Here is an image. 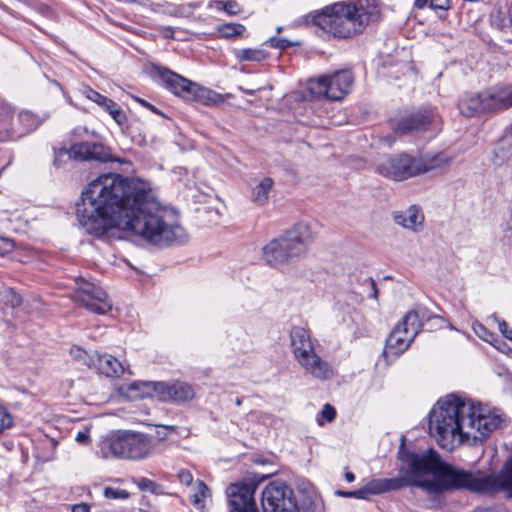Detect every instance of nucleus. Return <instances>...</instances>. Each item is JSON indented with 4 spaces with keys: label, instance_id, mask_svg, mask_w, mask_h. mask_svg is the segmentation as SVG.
Returning a JSON list of instances; mask_svg holds the SVG:
<instances>
[{
    "label": "nucleus",
    "instance_id": "obj_32",
    "mask_svg": "<svg viewBox=\"0 0 512 512\" xmlns=\"http://www.w3.org/2000/svg\"><path fill=\"white\" fill-rule=\"evenodd\" d=\"M214 5L218 10H223L228 15H236L241 12L239 4L234 0L214 1Z\"/></svg>",
    "mask_w": 512,
    "mask_h": 512
},
{
    "label": "nucleus",
    "instance_id": "obj_27",
    "mask_svg": "<svg viewBox=\"0 0 512 512\" xmlns=\"http://www.w3.org/2000/svg\"><path fill=\"white\" fill-rule=\"evenodd\" d=\"M234 56L239 61L260 62V61L265 60L268 57V53L261 49L243 48V49H236L234 51Z\"/></svg>",
    "mask_w": 512,
    "mask_h": 512
},
{
    "label": "nucleus",
    "instance_id": "obj_26",
    "mask_svg": "<svg viewBox=\"0 0 512 512\" xmlns=\"http://www.w3.org/2000/svg\"><path fill=\"white\" fill-rule=\"evenodd\" d=\"M274 181L270 177L261 179L251 191V201L258 206H265L269 200V194L272 191Z\"/></svg>",
    "mask_w": 512,
    "mask_h": 512
},
{
    "label": "nucleus",
    "instance_id": "obj_24",
    "mask_svg": "<svg viewBox=\"0 0 512 512\" xmlns=\"http://www.w3.org/2000/svg\"><path fill=\"white\" fill-rule=\"evenodd\" d=\"M458 107L461 114L466 117H473L480 113H485L483 92L465 95L460 99Z\"/></svg>",
    "mask_w": 512,
    "mask_h": 512
},
{
    "label": "nucleus",
    "instance_id": "obj_7",
    "mask_svg": "<svg viewBox=\"0 0 512 512\" xmlns=\"http://www.w3.org/2000/svg\"><path fill=\"white\" fill-rule=\"evenodd\" d=\"M438 318L426 307L417 306L408 311L402 320L393 328L386 340V353L400 355L408 349L415 337L420 333L425 322Z\"/></svg>",
    "mask_w": 512,
    "mask_h": 512
},
{
    "label": "nucleus",
    "instance_id": "obj_9",
    "mask_svg": "<svg viewBox=\"0 0 512 512\" xmlns=\"http://www.w3.org/2000/svg\"><path fill=\"white\" fill-rule=\"evenodd\" d=\"M264 512H299L293 489L283 480L269 482L261 493Z\"/></svg>",
    "mask_w": 512,
    "mask_h": 512
},
{
    "label": "nucleus",
    "instance_id": "obj_47",
    "mask_svg": "<svg viewBox=\"0 0 512 512\" xmlns=\"http://www.w3.org/2000/svg\"><path fill=\"white\" fill-rule=\"evenodd\" d=\"M72 512H90V507L86 503H79L72 507Z\"/></svg>",
    "mask_w": 512,
    "mask_h": 512
},
{
    "label": "nucleus",
    "instance_id": "obj_44",
    "mask_svg": "<svg viewBox=\"0 0 512 512\" xmlns=\"http://www.w3.org/2000/svg\"><path fill=\"white\" fill-rule=\"evenodd\" d=\"M178 480L185 485H190L193 481V475L189 470L181 469L177 474Z\"/></svg>",
    "mask_w": 512,
    "mask_h": 512
},
{
    "label": "nucleus",
    "instance_id": "obj_14",
    "mask_svg": "<svg viewBox=\"0 0 512 512\" xmlns=\"http://www.w3.org/2000/svg\"><path fill=\"white\" fill-rule=\"evenodd\" d=\"M436 118L432 109H421L393 121L392 128L398 135L424 132L436 122Z\"/></svg>",
    "mask_w": 512,
    "mask_h": 512
},
{
    "label": "nucleus",
    "instance_id": "obj_19",
    "mask_svg": "<svg viewBox=\"0 0 512 512\" xmlns=\"http://www.w3.org/2000/svg\"><path fill=\"white\" fill-rule=\"evenodd\" d=\"M485 113L496 112L512 106V87L502 86L483 91Z\"/></svg>",
    "mask_w": 512,
    "mask_h": 512
},
{
    "label": "nucleus",
    "instance_id": "obj_59",
    "mask_svg": "<svg viewBox=\"0 0 512 512\" xmlns=\"http://www.w3.org/2000/svg\"><path fill=\"white\" fill-rule=\"evenodd\" d=\"M241 403H242V402H241V400L238 398V399L236 400V405H237V406H240V405H241Z\"/></svg>",
    "mask_w": 512,
    "mask_h": 512
},
{
    "label": "nucleus",
    "instance_id": "obj_11",
    "mask_svg": "<svg viewBox=\"0 0 512 512\" xmlns=\"http://www.w3.org/2000/svg\"><path fill=\"white\" fill-rule=\"evenodd\" d=\"M159 77L168 90L186 101L211 100L210 95L216 96L211 90L201 87L199 84L169 69H160Z\"/></svg>",
    "mask_w": 512,
    "mask_h": 512
},
{
    "label": "nucleus",
    "instance_id": "obj_6",
    "mask_svg": "<svg viewBox=\"0 0 512 512\" xmlns=\"http://www.w3.org/2000/svg\"><path fill=\"white\" fill-rule=\"evenodd\" d=\"M156 452L153 437L137 431H122L101 440L97 455L103 459L112 457L128 460H142Z\"/></svg>",
    "mask_w": 512,
    "mask_h": 512
},
{
    "label": "nucleus",
    "instance_id": "obj_56",
    "mask_svg": "<svg viewBox=\"0 0 512 512\" xmlns=\"http://www.w3.org/2000/svg\"><path fill=\"white\" fill-rule=\"evenodd\" d=\"M106 99H107V97H106V96H104V95H102V99H98V100L96 101V104H97V105H99V106H101V105H102V102H105V100H106Z\"/></svg>",
    "mask_w": 512,
    "mask_h": 512
},
{
    "label": "nucleus",
    "instance_id": "obj_61",
    "mask_svg": "<svg viewBox=\"0 0 512 512\" xmlns=\"http://www.w3.org/2000/svg\"><path fill=\"white\" fill-rule=\"evenodd\" d=\"M317 421H318L319 425H323V422L319 418L317 419Z\"/></svg>",
    "mask_w": 512,
    "mask_h": 512
},
{
    "label": "nucleus",
    "instance_id": "obj_23",
    "mask_svg": "<svg viewBox=\"0 0 512 512\" xmlns=\"http://www.w3.org/2000/svg\"><path fill=\"white\" fill-rule=\"evenodd\" d=\"M452 160L453 157L443 151L434 154H426L422 158L416 159L419 174L447 168L452 163Z\"/></svg>",
    "mask_w": 512,
    "mask_h": 512
},
{
    "label": "nucleus",
    "instance_id": "obj_52",
    "mask_svg": "<svg viewBox=\"0 0 512 512\" xmlns=\"http://www.w3.org/2000/svg\"><path fill=\"white\" fill-rule=\"evenodd\" d=\"M430 0H415V7L421 9L429 4Z\"/></svg>",
    "mask_w": 512,
    "mask_h": 512
},
{
    "label": "nucleus",
    "instance_id": "obj_42",
    "mask_svg": "<svg viewBox=\"0 0 512 512\" xmlns=\"http://www.w3.org/2000/svg\"><path fill=\"white\" fill-rule=\"evenodd\" d=\"M82 94L89 100L93 101L96 103V101L98 99H102V94H100L99 92L93 90L91 87L89 86H85L82 88L81 90Z\"/></svg>",
    "mask_w": 512,
    "mask_h": 512
},
{
    "label": "nucleus",
    "instance_id": "obj_31",
    "mask_svg": "<svg viewBox=\"0 0 512 512\" xmlns=\"http://www.w3.org/2000/svg\"><path fill=\"white\" fill-rule=\"evenodd\" d=\"M68 160H78V156L73 153V146L70 149L60 148L55 151L54 166L60 167Z\"/></svg>",
    "mask_w": 512,
    "mask_h": 512
},
{
    "label": "nucleus",
    "instance_id": "obj_12",
    "mask_svg": "<svg viewBox=\"0 0 512 512\" xmlns=\"http://www.w3.org/2000/svg\"><path fill=\"white\" fill-rule=\"evenodd\" d=\"M376 171L380 175L396 181L419 175L416 158L407 154H400L382 161Z\"/></svg>",
    "mask_w": 512,
    "mask_h": 512
},
{
    "label": "nucleus",
    "instance_id": "obj_17",
    "mask_svg": "<svg viewBox=\"0 0 512 512\" xmlns=\"http://www.w3.org/2000/svg\"><path fill=\"white\" fill-rule=\"evenodd\" d=\"M297 363L306 374L317 380L326 381L334 376V369L332 365L322 359L316 351L302 359H299Z\"/></svg>",
    "mask_w": 512,
    "mask_h": 512
},
{
    "label": "nucleus",
    "instance_id": "obj_50",
    "mask_svg": "<svg viewBox=\"0 0 512 512\" xmlns=\"http://www.w3.org/2000/svg\"><path fill=\"white\" fill-rule=\"evenodd\" d=\"M161 32L167 38H173L174 37V30H173V28H171L169 26L163 27L161 29Z\"/></svg>",
    "mask_w": 512,
    "mask_h": 512
},
{
    "label": "nucleus",
    "instance_id": "obj_5",
    "mask_svg": "<svg viewBox=\"0 0 512 512\" xmlns=\"http://www.w3.org/2000/svg\"><path fill=\"white\" fill-rule=\"evenodd\" d=\"M316 235L309 223L299 222L262 248V259L271 267L293 263L304 257Z\"/></svg>",
    "mask_w": 512,
    "mask_h": 512
},
{
    "label": "nucleus",
    "instance_id": "obj_22",
    "mask_svg": "<svg viewBox=\"0 0 512 512\" xmlns=\"http://www.w3.org/2000/svg\"><path fill=\"white\" fill-rule=\"evenodd\" d=\"M107 377H119L125 371L122 363L110 354L95 352V365L92 366Z\"/></svg>",
    "mask_w": 512,
    "mask_h": 512
},
{
    "label": "nucleus",
    "instance_id": "obj_58",
    "mask_svg": "<svg viewBox=\"0 0 512 512\" xmlns=\"http://www.w3.org/2000/svg\"><path fill=\"white\" fill-rule=\"evenodd\" d=\"M393 142H394V139L389 138V139H388V141H387V144H388V145H391Z\"/></svg>",
    "mask_w": 512,
    "mask_h": 512
},
{
    "label": "nucleus",
    "instance_id": "obj_41",
    "mask_svg": "<svg viewBox=\"0 0 512 512\" xmlns=\"http://www.w3.org/2000/svg\"><path fill=\"white\" fill-rule=\"evenodd\" d=\"M82 94L89 100L93 101L96 103V101L98 99H102V94H100L99 92L93 90L91 87L89 86H85L82 88L81 90Z\"/></svg>",
    "mask_w": 512,
    "mask_h": 512
},
{
    "label": "nucleus",
    "instance_id": "obj_49",
    "mask_svg": "<svg viewBox=\"0 0 512 512\" xmlns=\"http://www.w3.org/2000/svg\"><path fill=\"white\" fill-rule=\"evenodd\" d=\"M492 345L502 352H506L505 349H507V351H511V349L506 345V343H504L498 339L494 340Z\"/></svg>",
    "mask_w": 512,
    "mask_h": 512
},
{
    "label": "nucleus",
    "instance_id": "obj_43",
    "mask_svg": "<svg viewBox=\"0 0 512 512\" xmlns=\"http://www.w3.org/2000/svg\"><path fill=\"white\" fill-rule=\"evenodd\" d=\"M493 318L497 320L498 328L502 335L505 338L512 340V329L508 327V324L504 320H498L495 315L493 316Z\"/></svg>",
    "mask_w": 512,
    "mask_h": 512
},
{
    "label": "nucleus",
    "instance_id": "obj_20",
    "mask_svg": "<svg viewBox=\"0 0 512 512\" xmlns=\"http://www.w3.org/2000/svg\"><path fill=\"white\" fill-rule=\"evenodd\" d=\"M73 153L78 160H97L101 162L112 161L109 150L102 144L83 142L73 145Z\"/></svg>",
    "mask_w": 512,
    "mask_h": 512
},
{
    "label": "nucleus",
    "instance_id": "obj_13",
    "mask_svg": "<svg viewBox=\"0 0 512 512\" xmlns=\"http://www.w3.org/2000/svg\"><path fill=\"white\" fill-rule=\"evenodd\" d=\"M256 484L250 482H238L231 484L226 489L230 512H259L256 501Z\"/></svg>",
    "mask_w": 512,
    "mask_h": 512
},
{
    "label": "nucleus",
    "instance_id": "obj_8",
    "mask_svg": "<svg viewBox=\"0 0 512 512\" xmlns=\"http://www.w3.org/2000/svg\"><path fill=\"white\" fill-rule=\"evenodd\" d=\"M353 83V73L348 69H344L310 79L307 91L311 98L341 101L351 92Z\"/></svg>",
    "mask_w": 512,
    "mask_h": 512
},
{
    "label": "nucleus",
    "instance_id": "obj_39",
    "mask_svg": "<svg viewBox=\"0 0 512 512\" xmlns=\"http://www.w3.org/2000/svg\"><path fill=\"white\" fill-rule=\"evenodd\" d=\"M13 249H14L13 240L0 236V256L8 254Z\"/></svg>",
    "mask_w": 512,
    "mask_h": 512
},
{
    "label": "nucleus",
    "instance_id": "obj_16",
    "mask_svg": "<svg viewBox=\"0 0 512 512\" xmlns=\"http://www.w3.org/2000/svg\"><path fill=\"white\" fill-rule=\"evenodd\" d=\"M17 124L12 123L11 129L6 127L5 122H0V141H8L20 138L21 136L34 131L41 124L40 118L30 111H22L17 115Z\"/></svg>",
    "mask_w": 512,
    "mask_h": 512
},
{
    "label": "nucleus",
    "instance_id": "obj_40",
    "mask_svg": "<svg viewBox=\"0 0 512 512\" xmlns=\"http://www.w3.org/2000/svg\"><path fill=\"white\" fill-rule=\"evenodd\" d=\"M320 415L322 418H324L326 421L331 422L334 420L336 416V411L333 406L330 404H325L323 406V409L320 412Z\"/></svg>",
    "mask_w": 512,
    "mask_h": 512
},
{
    "label": "nucleus",
    "instance_id": "obj_33",
    "mask_svg": "<svg viewBox=\"0 0 512 512\" xmlns=\"http://www.w3.org/2000/svg\"><path fill=\"white\" fill-rule=\"evenodd\" d=\"M267 44L271 48L281 49V50L286 49V48L291 47V46H294V45H299L298 42H293V41H290V40H288L286 38L278 37V36L270 37L267 40Z\"/></svg>",
    "mask_w": 512,
    "mask_h": 512
},
{
    "label": "nucleus",
    "instance_id": "obj_10",
    "mask_svg": "<svg viewBox=\"0 0 512 512\" xmlns=\"http://www.w3.org/2000/svg\"><path fill=\"white\" fill-rule=\"evenodd\" d=\"M75 284L71 295L75 303L96 314H106L112 309L111 300L100 286L81 277L75 279Z\"/></svg>",
    "mask_w": 512,
    "mask_h": 512
},
{
    "label": "nucleus",
    "instance_id": "obj_36",
    "mask_svg": "<svg viewBox=\"0 0 512 512\" xmlns=\"http://www.w3.org/2000/svg\"><path fill=\"white\" fill-rule=\"evenodd\" d=\"M104 496L108 499H127L129 497V493L124 489L106 487L104 489Z\"/></svg>",
    "mask_w": 512,
    "mask_h": 512
},
{
    "label": "nucleus",
    "instance_id": "obj_54",
    "mask_svg": "<svg viewBox=\"0 0 512 512\" xmlns=\"http://www.w3.org/2000/svg\"><path fill=\"white\" fill-rule=\"evenodd\" d=\"M117 103L113 100H111V104H108L104 110H106L108 113L112 110V109H115Z\"/></svg>",
    "mask_w": 512,
    "mask_h": 512
},
{
    "label": "nucleus",
    "instance_id": "obj_46",
    "mask_svg": "<svg viewBox=\"0 0 512 512\" xmlns=\"http://www.w3.org/2000/svg\"><path fill=\"white\" fill-rule=\"evenodd\" d=\"M89 440V433L87 431H79L76 435V441L80 444H86Z\"/></svg>",
    "mask_w": 512,
    "mask_h": 512
},
{
    "label": "nucleus",
    "instance_id": "obj_29",
    "mask_svg": "<svg viewBox=\"0 0 512 512\" xmlns=\"http://www.w3.org/2000/svg\"><path fill=\"white\" fill-rule=\"evenodd\" d=\"M245 30V26L239 23H224L216 27V31L223 38L240 36Z\"/></svg>",
    "mask_w": 512,
    "mask_h": 512
},
{
    "label": "nucleus",
    "instance_id": "obj_30",
    "mask_svg": "<svg viewBox=\"0 0 512 512\" xmlns=\"http://www.w3.org/2000/svg\"><path fill=\"white\" fill-rule=\"evenodd\" d=\"M70 354L72 357L81 362L82 364L92 368L95 365V353L89 355L84 349L79 346H72L70 349Z\"/></svg>",
    "mask_w": 512,
    "mask_h": 512
},
{
    "label": "nucleus",
    "instance_id": "obj_25",
    "mask_svg": "<svg viewBox=\"0 0 512 512\" xmlns=\"http://www.w3.org/2000/svg\"><path fill=\"white\" fill-rule=\"evenodd\" d=\"M512 159V132L503 135L496 143L491 158L495 166H501Z\"/></svg>",
    "mask_w": 512,
    "mask_h": 512
},
{
    "label": "nucleus",
    "instance_id": "obj_15",
    "mask_svg": "<svg viewBox=\"0 0 512 512\" xmlns=\"http://www.w3.org/2000/svg\"><path fill=\"white\" fill-rule=\"evenodd\" d=\"M152 386L157 398L163 402L183 403L195 397L194 387L187 382H155Z\"/></svg>",
    "mask_w": 512,
    "mask_h": 512
},
{
    "label": "nucleus",
    "instance_id": "obj_1",
    "mask_svg": "<svg viewBox=\"0 0 512 512\" xmlns=\"http://www.w3.org/2000/svg\"><path fill=\"white\" fill-rule=\"evenodd\" d=\"M76 214L85 231L96 237L125 231L157 247L182 243L187 237L149 183L118 174L100 175L91 181L76 204Z\"/></svg>",
    "mask_w": 512,
    "mask_h": 512
},
{
    "label": "nucleus",
    "instance_id": "obj_37",
    "mask_svg": "<svg viewBox=\"0 0 512 512\" xmlns=\"http://www.w3.org/2000/svg\"><path fill=\"white\" fill-rule=\"evenodd\" d=\"M109 115L121 127V129H124V126L127 122V116H126V113L122 110V108L118 104L116 105L115 109H112L109 112Z\"/></svg>",
    "mask_w": 512,
    "mask_h": 512
},
{
    "label": "nucleus",
    "instance_id": "obj_38",
    "mask_svg": "<svg viewBox=\"0 0 512 512\" xmlns=\"http://www.w3.org/2000/svg\"><path fill=\"white\" fill-rule=\"evenodd\" d=\"M13 419L7 409L0 404V433L12 426Z\"/></svg>",
    "mask_w": 512,
    "mask_h": 512
},
{
    "label": "nucleus",
    "instance_id": "obj_3",
    "mask_svg": "<svg viewBox=\"0 0 512 512\" xmlns=\"http://www.w3.org/2000/svg\"><path fill=\"white\" fill-rule=\"evenodd\" d=\"M505 415L470 398L449 394L438 400L429 414L428 429L438 445L452 451L463 443L483 442L504 423Z\"/></svg>",
    "mask_w": 512,
    "mask_h": 512
},
{
    "label": "nucleus",
    "instance_id": "obj_45",
    "mask_svg": "<svg viewBox=\"0 0 512 512\" xmlns=\"http://www.w3.org/2000/svg\"><path fill=\"white\" fill-rule=\"evenodd\" d=\"M429 7L432 9L447 10L450 8V0H430Z\"/></svg>",
    "mask_w": 512,
    "mask_h": 512
},
{
    "label": "nucleus",
    "instance_id": "obj_55",
    "mask_svg": "<svg viewBox=\"0 0 512 512\" xmlns=\"http://www.w3.org/2000/svg\"><path fill=\"white\" fill-rule=\"evenodd\" d=\"M111 100L110 98H107L105 100V102H102V105L100 107H102L103 109L108 105V104H111Z\"/></svg>",
    "mask_w": 512,
    "mask_h": 512
},
{
    "label": "nucleus",
    "instance_id": "obj_18",
    "mask_svg": "<svg viewBox=\"0 0 512 512\" xmlns=\"http://www.w3.org/2000/svg\"><path fill=\"white\" fill-rule=\"evenodd\" d=\"M290 343L293 356L296 361L315 352L311 339V332L303 326H293L290 330Z\"/></svg>",
    "mask_w": 512,
    "mask_h": 512
},
{
    "label": "nucleus",
    "instance_id": "obj_57",
    "mask_svg": "<svg viewBox=\"0 0 512 512\" xmlns=\"http://www.w3.org/2000/svg\"><path fill=\"white\" fill-rule=\"evenodd\" d=\"M241 90L243 92H245L246 94H249V95H254L255 94V90H249V89H242Z\"/></svg>",
    "mask_w": 512,
    "mask_h": 512
},
{
    "label": "nucleus",
    "instance_id": "obj_48",
    "mask_svg": "<svg viewBox=\"0 0 512 512\" xmlns=\"http://www.w3.org/2000/svg\"><path fill=\"white\" fill-rule=\"evenodd\" d=\"M137 101L144 107L148 108L149 110H151L152 112L156 113V114H160L159 110L152 104L148 103L146 100L144 99H140V98H136Z\"/></svg>",
    "mask_w": 512,
    "mask_h": 512
},
{
    "label": "nucleus",
    "instance_id": "obj_60",
    "mask_svg": "<svg viewBox=\"0 0 512 512\" xmlns=\"http://www.w3.org/2000/svg\"><path fill=\"white\" fill-rule=\"evenodd\" d=\"M282 31V27H277V33H280Z\"/></svg>",
    "mask_w": 512,
    "mask_h": 512
},
{
    "label": "nucleus",
    "instance_id": "obj_53",
    "mask_svg": "<svg viewBox=\"0 0 512 512\" xmlns=\"http://www.w3.org/2000/svg\"><path fill=\"white\" fill-rule=\"evenodd\" d=\"M345 479L347 482H353L355 480V475L354 473L348 471L345 473Z\"/></svg>",
    "mask_w": 512,
    "mask_h": 512
},
{
    "label": "nucleus",
    "instance_id": "obj_51",
    "mask_svg": "<svg viewBox=\"0 0 512 512\" xmlns=\"http://www.w3.org/2000/svg\"><path fill=\"white\" fill-rule=\"evenodd\" d=\"M370 285H371V288H372V297L374 299H377L378 298V289L376 287V283L374 282V280H370Z\"/></svg>",
    "mask_w": 512,
    "mask_h": 512
},
{
    "label": "nucleus",
    "instance_id": "obj_2",
    "mask_svg": "<svg viewBox=\"0 0 512 512\" xmlns=\"http://www.w3.org/2000/svg\"><path fill=\"white\" fill-rule=\"evenodd\" d=\"M399 459L401 460L399 477L372 479L360 489L337 491V494L348 498L366 499L368 495L415 486L433 494L462 488L480 493L504 490L508 496L512 497V455L496 476L452 467L444 463L432 449L421 454L400 449Z\"/></svg>",
    "mask_w": 512,
    "mask_h": 512
},
{
    "label": "nucleus",
    "instance_id": "obj_28",
    "mask_svg": "<svg viewBox=\"0 0 512 512\" xmlns=\"http://www.w3.org/2000/svg\"><path fill=\"white\" fill-rule=\"evenodd\" d=\"M122 131L129 135L133 141L138 144H142L146 141V134L143 131V124L138 119H134L129 122L127 121Z\"/></svg>",
    "mask_w": 512,
    "mask_h": 512
},
{
    "label": "nucleus",
    "instance_id": "obj_4",
    "mask_svg": "<svg viewBox=\"0 0 512 512\" xmlns=\"http://www.w3.org/2000/svg\"><path fill=\"white\" fill-rule=\"evenodd\" d=\"M378 6L371 0L338 2L325 7L313 16V24L323 32L337 38H348L361 33L368 23L377 21Z\"/></svg>",
    "mask_w": 512,
    "mask_h": 512
},
{
    "label": "nucleus",
    "instance_id": "obj_35",
    "mask_svg": "<svg viewBox=\"0 0 512 512\" xmlns=\"http://www.w3.org/2000/svg\"><path fill=\"white\" fill-rule=\"evenodd\" d=\"M198 491L193 495L192 502L196 506H202L204 498L209 493L208 486L201 480H198L197 482Z\"/></svg>",
    "mask_w": 512,
    "mask_h": 512
},
{
    "label": "nucleus",
    "instance_id": "obj_21",
    "mask_svg": "<svg viewBox=\"0 0 512 512\" xmlns=\"http://www.w3.org/2000/svg\"><path fill=\"white\" fill-rule=\"evenodd\" d=\"M393 220L403 228L418 232L423 227L424 215L417 206L412 205L404 211L394 212Z\"/></svg>",
    "mask_w": 512,
    "mask_h": 512
},
{
    "label": "nucleus",
    "instance_id": "obj_34",
    "mask_svg": "<svg viewBox=\"0 0 512 512\" xmlns=\"http://www.w3.org/2000/svg\"><path fill=\"white\" fill-rule=\"evenodd\" d=\"M473 330L479 338L489 342L490 344H493L494 340L499 339L497 335L488 331L487 328L481 323H475L473 325Z\"/></svg>",
    "mask_w": 512,
    "mask_h": 512
}]
</instances>
